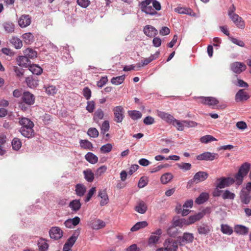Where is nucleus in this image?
Masks as SVG:
<instances>
[{
    "mask_svg": "<svg viewBox=\"0 0 251 251\" xmlns=\"http://www.w3.org/2000/svg\"><path fill=\"white\" fill-rule=\"evenodd\" d=\"M28 87L30 88H36L38 85V80L33 78L32 77H27L25 79Z\"/></svg>",
    "mask_w": 251,
    "mask_h": 251,
    "instance_id": "nucleus-37",
    "label": "nucleus"
},
{
    "mask_svg": "<svg viewBox=\"0 0 251 251\" xmlns=\"http://www.w3.org/2000/svg\"><path fill=\"white\" fill-rule=\"evenodd\" d=\"M24 54L28 58L33 59L37 57V52L33 49L28 48L25 49L24 51Z\"/></svg>",
    "mask_w": 251,
    "mask_h": 251,
    "instance_id": "nucleus-29",
    "label": "nucleus"
},
{
    "mask_svg": "<svg viewBox=\"0 0 251 251\" xmlns=\"http://www.w3.org/2000/svg\"><path fill=\"white\" fill-rule=\"evenodd\" d=\"M11 144L13 149L16 151H18L22 146L21 140L17 137H15L13 139Z\"/></svg>",
    "mask_w": 251,
    "mask_h": 251,
    "instance_id": "nucleus-44",
    "label": "nucleus"
},
{
    "mask_svg": "<svg viewBox=\"0 0 251 251\" xmlns=\"http://www.w3.org/2000/svg\"><path fill=\"white\" fill-rule=\"evenodd\" d=\"M178 167L184 171L190 170L191 169L192 165L189 163H181L177 164Z\"/></svg>",
    "mask_w": 251,
    "mask_h": 251,
    "instance_id": "nucleus-55",
    "label": "nucleus"
},
{
    "mask_svg": "<svg viewBox=\"0 0 251 251\" xmlns=\"http://www.w3.org/2000/svg\"><path fill=\"white\" fill-rule=\"evenodd\" d=\"M112 149V146L111 144L108 143L103 145L100 149V151L102 153H107L110 152Z\"/></svg>",
    "mask_w": 251,
    "mask_h": 251,
    "instance_id": "nucleus-58",
    "label": "nucleus"
},
{
    "mask_svg": "<svg viewBox=\"0 0 251 251\" xmlns=\"http://www.w3.org/2000/svg\"><path fill=\"white\" fill-rule=\"evenodd\" d=\"M148 225L146 221L139 222L135 224L130 229L132 232L136 231L140 229L143 228L147 226Z\"/></svg>",
    "mask_w": 251,
    "mask_h": 251,
    "instance_id": "nucleus-30",
    "label": "nucleus"
},
{
    "mask_svg": "<svg viewBox=\"0 0 251 251\" xmlns=\"http://www.w3.org/2000/svg\"><path fill=\"white\" fill-rule=\"evenodd\" d=\"M35 96L28 91H25L22 96V101L28 106H31L35 103Z\"/></svg>",
    "mask_w": 251,
    "mask_h": 251,
    "instance_id": "nucleus-8",
    "label": "nucleus"
},
{
    "mask_svg": "<svg viewBox=\"0 0 251 251\" xmlns=\"http://www.w3.org/2000/svg\"><path fill=\"white\" fill-rule=\"evenodd\" d=\"M24 42L27 44H31L34 41V36L30 32L25 33L22 36Z\"/></svg>",
    "mask_w": 251,
    "mask_h": 251,
    "instance_id": "nucleus-33",
    "label": "nucleus"
},
{
    "mask_svg": "<svg viewBox=\"0 0 251 251\" xmlns=\"http://www.w3.org/2000/svg\"><path fill=\"white\" fill-rule=\"evenodd\" d=\"M245 176H244L237 172V173L235 174L234 178L236 184L238 186L241 185L243 181V178Z\"/></svg>",
    "mask_w": 251,
    "mask_h": 251,
    "instance_id": "nucleus-52",
    "label": "nucleus"
},
{
    "mask_svg": "<svg viewBox=\"0 0 251 251\" xmlns=\"http://www.w3.org/2000/svg\"><path fill=\"white\" fill-rule=\"evenodd\" d=\"M241 201L244 204H248L250 202L251 197L249 194L246 192L243 193L240 196Z\"/></svg>",
    "mask_w": 251,
    "mask_h": 251,
    "instance_id": "nucleus-49",
    "label": "nucleus"
},
{
    "mask_svg": "<svg viewBox=\"0 0 251 251\" xmlns=\"http://www.w3.org/2000/svg\"><path fill=\"white\" fill-rule=\"evenodd\" d=\"M38 247L41 251H45L48 248V244L44 240H41L38 242Z\"/></svg>",
    "mask_w": 251,
    "mask_h": 251,
    "instance_id": "nucleus-62",
    "label": "nucleus"
},
{
    "mask_svg": "<svg viewBox=\"0 0 251 251\" xmlns=\"http://www.w3.org/2000/svg\"><path fill=\"white\" fill-rule=\"evenodd\" d=\"M44 88L45 89L46 93L49 95H53L57 92V89L53 85H44Z\"/></svg>",
    "mask_w": 251,
    "mask_h": 251,
    "instance_id": "nucleus-38",
    "label": "nucleus"
},
{
    "mask_svg": "<svg viewBox=\"0 0 251 251\" xmlns=\"http://www.w3.org/2000/svg\"><path fill=\"white\" fill-rule=\"evenodd\" d=\"M209 195L206 192L201 193L200 196L196 199L195 202L198 204H202L208 200Z\"/></svg>",
    "mask_w": 251,
    "mask_h": 251,
    "instance_id": "nucleus-25",
    "label": "nucleus"
},
{
    "mask_svg": "<svg viewBox=\"0 0 251 251\" xmlns=\"http://www.w3.org/2000/svg\"><path fill=\"white\" fill-rule=\"evenodd\" d=\"M221 230L223 233L227 234H231L233 232L232 229L226 225H222L221 226Z\"/></svg>",
    "mask_w": 251,
    "mask_h": 251,
    "instance_id": "nucleus-57",
    "label": "nucleus"
},
{
    "mask_svg": "<svg viewBox=\"0 0 251 251\" xmlns=\"http://www.w3.org/2000/svg\"><path fill=\"white\" fill-rule=\"evenodd\" d=\"M99 131L98 130L94 127H91L89 128L87 131V134L93 138H96L99 136Z\"/></svg>",
    "mask_w": 251,
    "mask_h": 251,
    "instance_id": "nucleus-51",
    "label": "nucleus"
},
{
    "mask_svg": "<svg viewBox=\"0 0 251 251\" xmlns=\"http://www.w3.org/2000/svg\"><path fill=\"white\" fill-rule=\"evenodd\" d=\"M83 174L85 179L89 182H92L94 179V174L92 170L88 169L83 171Z\"/></svg>",
    "mask_w": 251,
    "mask_h": 251,
    "instance_id": "nucleus-34",
    "label": "nucleus"
},
{
    "mask_svg": "<svg viewBox=\"0 0 251 251\" xmlns=\"http://www.w3.org/2000/svg\"><path fill=\"white\" fill-rule=\"evenodd\" d=\"M85 158L89 163L94 164L98 162V157L92 152H88L85 155Z\"/></svg>",
    "mask_w": 251,
    "mask_h": 251,
    "instance_id": "nucleus-28",
    "label": "nucleus"
},
{
    "mask_svg": "<svg viewBox=\"0 0 251 251\" xmlns=\"http://www.w3.org/2000/svg\"><path fill=\"white\" fill-rule=\"evenodd\" d=\"M250 167V164L248 162H245L241 166L238 173L245 176L249 173Z\"/></svg>",
    "mask_w": 251,
    "mask_h": 251,
    "instance_id": "nucleus-24",
    "label": "nucleus"
},
{
    "mask_svg": "<svg viewBox=\"0 0 251 251\" xmlns=\"http://www.w3.org/2000/svg\"><path fill=\"white\" fill-rule=\"evenodd\" d=\"M174 126L176 127L177 130L182 131L184 129V125L182 121L181 122L179 121L174 119L173 121L171 123Z\"/></svg>",
    "mask_w": 251,
    "mask_h": 251,
    "instance_id": "nucleus-47",
    "label": "nucleus"
},
{
    "mask_svg": "<svg viewBox=\"0 0 251 251\" xmlns=\"http://www.w3.org/2000/svg\"><path fill=\"white\" fill-rule=\"evenodd\" d=\"M128 113L130 118L134 120L140 119L142 117L141 113L138 111H128Z\"/></svg>",
    "mask_w": 251,
    "mask_h": 251,
    "instance_id": "nucleus-45",
    "label": "nucleus"
},
{
    "mask_svg": "<svg viewBox=\"0 0 251 251\" xmlns=\"http://www.w3.org/2000/svg\"><path fill=\"white\" fill-rule=\"evenodd\" d=\"M114 121L117 123H121L124 118L125 110L122 106H117L113 108Z\"/></svg>",
    "mask_w": 251,
    "mask_h": 251,
    "instance_id": "nucleus-3",
    "label": "nucleus"
},
{
    "mask_svg": "<svg viewBox=\"0 0 251 251\" xmlns=\"http://www.w3.org/2000/svg\"><path fill=\"white\" fill-rule=\"evenodd\" d=\"M3 25L5 30L8 32H12L14 31V25L11 22H5Z\"/></svg>",
    "mask_w": 251,
    "mask_h": 251,
    "instance_id": "nucleus-50",
    "label": "nucleus"
},
{
    "mask_svg": "<svg viewBox=\"0 0 251 251\" xmlns=\"http://www.w3.org/2000/svg\"><path fill=\"white\" fill-rule=\"evenodd\" d=\"M108 81L107 77L106 76H102L100 79L97 82V86L99 87H103Z\"/></svg>",
    "mask_w": 251,
    "mask_h": 251,
    "instance_id": "nucleus-64",
    "label": "nucleus"
},
{
    "mask_svg": "<svg viewBox=\"0 0 251 251\" xmlns=\"http://www.w3.org/2000/svg\"><path fill=\"white\" fill-rule=\"evenodd\" d=\"M148 183V180L147 178L142 176L140 178L139 181L138 182V186L140 188H142L145 187Z\"/></svg>",
    "mask_w": 251,
    "mask_h": 251,
    "instance_id": "nucleus-60",
    "label": "nucleus"
},
{
    "mask_svg": "<svg viewBox=\"0 0 251 251\" xmlns=\"http://www.w3.org/2000/svg\"><path fill=\"white\" fill-rule=\"evenodd\" d=\"M18 23L21 27H26L30 24L31 19L29 15H23L20 18Z\"/></svg>",
    "mask_w": 251,
    "mask_h": 251,
    "instance_id": "nucleus-17",
    "label": "nucleus"
},
{
    "mask_svg": "<svg viewBox=\"0 0 251 251\" xmlns=\"http://www.w3.org/2000/svg\"><path fill=\"white\" fill-rule=\"evenodd\" d=\"M104 117V112L101 109H98L95 112L93 120L97 123H99V121L102 120Z\"/></svg>",
    "mask_w": 251,
    "mask_h": 251,
    "instance_id": "nucleus-31",
    "label": "nucleus"
},
{
    "mask_svg": "<svg viewBox=\"0 0 251 251\" xmlns=\"http://www.w3.org/2000/svg\"><path fill=\"white\" fill-rule=\"evenodd\" d=\"M198 233L201 235H207L212 230V226L204 223L197 226Z\"/></svg>",
    "mask_w": 251,
    "mask_h": 251,
    "instance_id": "nucleus-10",
    "label": "nucleus"
},
{
    "mask_svg": "<svg viewBox=\"0 0 251 251\" xmlns=\"http://www.w3.org/2000/svg\"><path fill=\"white\" fill-rule=\"evenodd\" d=\"M29 69L33 74H35L36 75H40L43 71L42 69L36 65L30 66Z\"/></svg>",
    "mask_w": 251,
    "mask_h": 251,
    "instance_id": "nucleus-46",
    "label": "nucleus"
},
{
    "mask_svg": "<svg viewBox=\"0 0 251 251\" xmlns=\"http://www.w3.org/2000/svg\"><path fill=\"white\" fill-rule=\"evenodd\" d=\"M125 79V75H122L112 78L111 79V82L114 85H118L122 84L124 81Z\"/></svg>",
    "mask_w": 251,
    "mask_h": 251,
    "instance_id": "nucleus-39",
    "label": "nucleus"
},
{
    "mask_svg": "<svg viewBox=\"0 0 251 251\" xmlns=\"http://www.w3.org/2000/svg\"><path fill=\"white\" fill-rule=\"evenodd\" d=\"M217 181L219 182L216 186L219 189H223L232 185L235 182V180L230 177H222L218 178Z\"/></svg>",
    "mask_w": 251,
    "mask_h": 251,
    "instance_id": "nucleus-2",
    "label": "nucleus"
},
{
    "mask_svg": "<svg viewBox=\"0 0 251 251\" xmlns=\"http://www.w3.org/2000/svg\"><path fill=\"white\" fill-rule=\"evenodd\" d=\"M91 226L93 229L98 230L105 227V223L100 219H96L91 221Z\"/></svg>",
    "mask_w": 251,
    "mask_h": 251,
    "instance_id": "nucleus-20",
    "label": "nucleus"
},
{
    "mask_svg": "<svg viewBox=\"0 0 251 251\" xmlns=\"http://www.w3.org/2000/svg\"><path fill=\"white\" fill-rule=\"evenodd\" d=\"M250 98L248 93L244 89H240L235 95V100L237 102L247 100Z\"/></svg>",
    "mask_w": 251,
    "mask_h": 251,
    "instance_id": "nucleus-13",
    "label": "nucleus"
},
{
    "mask_svg": "<svg viewBox=\"0 0 251 251\" xmlns=\"http://www.w3.org/2000/svg\"><path fill=\"white\" fill-rule=\"evenodd\" d=\"M77 3L83 8L87 7L91 3L89 0H77Z\"/></svg>",
    "mask_w": 251,
    "mask_h": 251,
    "instance_id": "nucleus-61",
    "label": "nucleus"
},
{
    "mask_svg": "<svg viewBox=\"0 0 251 251\" xmlns=\"http://www.w3.org/2000/svg\"><path fill=\"white\" fill-rule=\"evenodd\" d=\"M95 108V104L94 101H89L87 102L86 109L89 112H93L94 111Z\"/></svg>",
    "mask_w": 251,
    "mask_h": 251,
    "instance_id": "nucleus-63",
    "label": "nucleus"
},
{
    "mask_svg": "<svg viewBox=\"0 0 251 251\" xmlns=\"http://www.w3.org/2000/svg\"><path fill=\"white\" fill-rule=\"evenodd\" d=\"M144 32L146 35L150 37H153L158 33L157 30L151 25H147L145 26Z\"/></svg>",
    "mask_w": 251,
    "mask_h": 251,
    "instance_id": "nucleus-14",
    "label": "nucleus"
},
{
    "mask_svg": "<svg viewBox=\"0 0 251 251\" xmlns=\"http://www.w3.org/2000/svg\"><path fill=\"white\" fill-rule=\"evenodd\" d=\"M81 206V204L79 200H74L72 201L69 203V207L71 209L75 212L78 211Z\"/></svg>",
    "mask_w": 251,
    "mask_h": 251,
    "instance_id": "nucleus-26",
    "label": "nucleus"
},
{
    "mask_svg": "<svg viewBox=\"0 0 251 251\" xmlns=\"http://www.w3.org/2000/svg\"><path fill=\"white\" fill-rule=\"evenodd\" d=\"M50 235L55 240L60 239L63 236V231L59 227H52L50 230Z\"/></svg>",
    "mask_w": 251,
    "mask_h": 251,
    "instance_id": "nucleus-9",
    "label": "nucleus"
},
{
    "mask_svg": "<svg viewBox=\"0 0 251 251\" xmlns=\"http://www.w3.org/2000/svg\"><path fill=\"white\" fill-rule=\"evenodd\" d=\"M98 196L101 199V200L100 201V205L101 206H104L108 203L109 199L105 190H100L99 192Z\"/></svg>",
    "mask_w": 251,
    "mask_h": 251,
    "instance_id": "nucleus-21",
    "label": "nucleus"
},
{
    "mask_svg": "<svg viewBox=\"0 0 251 251\" xmlns=\"http://www.w3.org/2000/svg\"><path fill=\"white\" fill-rule=\"evenodd\" d=\"M178 232V229L177 228L173 225L172 226H170L168 229H167V233L170 236L175 237L176 236Z\"/></svg>",
    "mask_w": 251,
    "mask_h": 251,
    "instance_id": "nucleus-53",
    "label": "nucleus"
},
{
    "mask_svg": "<svg viewBox=\"0 0 251 251\" xmlns=\"http://www.w3.org/2000/svg\"><path fill=\"white\" fill-rule=\"evenodd\" d=\"M75 191L77 196L79 197H82L84 196L86 190V187L84 185L81 184H77L75 185Z\"/></svg>",
    "mask_w": 251,
    "mask_h": 251,
    "instance_id": "nucleus-27",
    "label": "nucleus"
},
{
    "mask_svg": "<svg viewBox=\"0 0 251 251\" xmlns=\"http://www.w3.org/2000/svg\"><path fill=\"white\" fill-rule=\"evenodd\" d=\"M160 54L159 51H156L154 54L151 55L149 57L145 58L144 60L142 61V65L140 64H137V66L139 67H144L145 66L147 65L152 61L156 59L159 56Z\"/></svg>",
    "mask_w": 251,
    "mask_h": 251,
    "instance_id": "nucleus-19",
    "label": "nucleus"
},
{
    "mask_svg": "<svg viewBox=\"0 0 251 251\" xmlns=\"http://www.w3.org/2000/svg\"><path fill=\"white\" fill-rule=\"evenodd\" d=\"M230 18L238 28L241 29L244 28L245 26V22L238 15H234L233 16L230 17Z\"/></svg>",
    "mask_w": 251,
    "mask_h": 251,
    "instance_id": "nucleus-15",
    "label": "nucleus"
},
{
    "mask_svg": "<svg viewBox=\"0 0 251 251\" xmlns=\"http://www.w3.org/2000/svg\"><path fill=\"white\" fill-rule=\"evenodd\" d=\"M194 238V235L192 233L185 232L183 233L182 236L177 238V241L180 246H183L186 244L192 243Z\"/></svg>",
    "mask_w": 251,
    "mask_h": 251,
    "instance_id": "nucleus-7",
    "label": "nucleus"
},
{
    "mask_svg": "<svg viewBox=\"0 0 251 251\" xmlns=\"http://www.w3.org/2000/svg\"><path fill=\"white\" fill-rule=\"evenodd\" d=\"M217 139L210 135H206L201 137L200 141L203 143H207L210 142L216 141Z\"/></svg>",
    "mask_w": 251,
    "mask_h": 251,
    "instance_id": "nucleus-48",
    "label": "nucleus"
},
{
    "mask_svg": "<svg viewBox=\"0 0 251 251\" xmlns=\"http://www.w3.org/2000/svg\"><path fill=\"white\" fill-rule=\"evenodd\" d=\"M162 233V230L160 228L152 232L149 239V244H156L159 240Z\"/></svg>",
    "mask_w": 251,
    "mask_h": 251,
    "instance_id": "nucleus-12",
    "label": "nucleus"
},
{
    "mask_svg": "<svg viewBox=\"0 0 251 251\" xmlns=\"http://www.w3.org/2000/svg\"><path fill=\"white\" fill-rule=\"evenodd\" d=\"M208 176V174L205 172L200 171L197 173L193 178L194 182L198 183L203 181L207 179Z\"/></svg>",
    "mask_w": 251,
    "mask_h": 251,
    "instance_id": "nucleus-16",
    "label": "nucleus"
},
{
    "mask_svg": "<svg viewBox=\"0 0 251 251\" xmlns=\"http://www.w3.org/2000/svg\"><path fill=\"white\" fill-rule=\"evenodd\" d=\"M18 64L20 66L27 67L30 63L28 58L25 56H20L17 59Z\"/></svg>",
    "mask_w": 251,
    "mask_h": 251,
    "instance_id": "nucleus-23",
    "label": "nucleus"
},
{
    "mask_svg": "<svg viewBox=\"0 0 251 251\" xmlns=\"http://www.w3.org/2000/svg\"><path fill=\"white\" fill-rule=\"evenodd\" d=\"M158 115L162 120L170 124L172 123L174 119L172 115L165 112L158 111Z\"/></svg>",
    "mask_w": 251,
    "mask_h": 251,
    "instance_id": "nucleus-22",
    "label": "nucleus"
},
{
    "mask_svg": "<svg viewBox=\"0 0 251 251\" xmlns=\"http://www.w3.org/2000/svg\"><path fill=\"white\" fill-rule=\"evenodd\" d=\"M175 11L179 14H185L191 16L193 15L192 14L194 13L191 9L185 7H178L175 8Z\"/></svg>",
    "mask_w": 251,
    "mask_h": 251,
    "instance_id": "nucleus-36",
    "label": "nucleus"
},
{
    "mask_svg": "<svg viewBox=\"0 0 251 251\" xmlns=\"http://www.w3.org/2000/svg\"><path fill=\"white\" fill-rule=\"evenodd\" d=\"M186 220L182 218L175 221L173 223V225L176 227L177 226L182 227L184 225H186Z\"/></svg>",
    "mask_w": 251,
    "mask_h": 251,
    "instance_id": "nucleus-54",
    "label": "nucleus"
},
{
    "mask_svg": "<svg viewBox=\"0 0 251 251\" xmlns=\"http://www.w3.org/2000/svg\"><path fill=\"white\" fill-rule=\"evenodd\" d=\"M96 187H92L90 189V190L89 191V192L86 196V197L85 199V201L86 202L89 201L90 200V199H91V198L92 197V196H93V195L96 193Z\"/></svg>",
    "mask_w": 251,
    "mask_h": 251,
    "instance_id": "nucleus-59",
    "label": "nucleus"
},
{
    "mask_svg": "<svg viewBox=\"0 0 251 251\" xmlns=\"http://www.w3.org/2000/svg\"><path fill=\"white\" fill-rule=\"evenodd\" d=\"M19 123L21 126L19 132L25 137L30 138L34 136V123L29 119L25 117L19 118Z\"/></svg>",
    "mask_w": 251,
    "mask_h": 251,
    "instance_id": "nucleus-1",
    "label": "nucleus"
},
{
    "mask_svg": "<svg viewBox=\"0 0 251 251\" xmlns=\"http://www.w3.org/2000/svg\"><path fill=\"white\" fill-rule=\"evenodd\" d=\"M135 210L139 213L144 214L147 210V205L143 201H141L135 207Z\"/></svg>",
    "mask_w": 251,
    "mask_h": 251,
    "instance_id": "nucleus-32",
    "label": "nucleus"
},
{
    "mask_svg": "<svg viewBox=\"0 0 251 251\" xmlns=\"http://www.w3.org/2000/svg\"><path fill=\"white\" fill-rule=\"evenodd\" d=\"M178 241L171 238L167 239L164 242V247L168 251H177Z\"/></svg>",
    "mask_w": 251,
    "mask_h": 251,
    "instance_id": "nucleus-4",
    "label": "nucleus"
},
{
    "mask_svg": "<svg viewBox=\"0 0 251 251\" xmlns=\"http://www.w3.org/2000/svg\"><path fill=\"white\" fill-rule=\"evenodd\" d=\"M79 143L82 148L92 150L93 144L88 140H80Z\"/></svg>",
    "mask_w": 251,
    "mask_h": 251,
    "instance_id": "nucleus-40",
    "label": "nucleus"
},
{
    "mask_svg": "<svg viewBox=\"0 0 251 251\" xmlns=\"http://www.w3.org/2000/svg\"><path fill=\"white\" fill-rule=\"evenodd\" d=\"M218 153L207 151L198 155L196 158L198 160L213 161L214 159H218Z\"/></svg>",
    "mask_w": 251,
    "mask_h": 251,
    "instance_id": "nucleus-6",
    "label": "nucleus"
},
{
    "mask_svg": "<svg viewBox=\"0 0 251 251\" xmlns=\"http://www.w3.org/2000/svg\"><path fill=\"white\" fill-rule=\"evenodd\" d=\"M198 99L201 103L210 106L217 105L219 102L216 98L212 97H200Z\"/></svg>",
    "mask_w": 251,
    "mask_h": 251,
    "instance_id": "nucleus-5",
    "label": "nucleus"
},
{
    "mask_svg": "<svg viewBox=\"0 0 251 251\" xmlns=\"http://www.w3.org/2000/svg\"><path fill=\"white\" fill-rule=\"evenodd\" d=\"M173 177V176L171 173H166L161 176V182L163 184H167L172 179Z\"/></svg>",
    "mask_w": 251,
    "mask_h": 251,
    "instance_id": "nucleus-43",
    "label": "nucleus"
},
{
    "mask_svg": "<svg viewBox=\"0 0 251 251\" xmlns=\"http://www.w3.org/2000/svg\"><path fill=\"white\" fill-rule=\"evenodd\" d=\"M234 231L235 232L239 234L246 235L248 233L249 229L245 226L237 225L234 228Z\"/></svg>",
    "mask_w": 251,
    "mask_h": 251,
    "instance_id": "nucleus-35",
    "label": "nucleus"
},
{
    "mask_svg": "<svg viewBox=\"0 0 251 251\" xmlns=\"http://www.w3.org/2000/svg\"><path fill=\"white\" fill-rule=\"evenodd\" d=\"M10 42L17 49H20L23 46V42L22 40L17 37H13L11 38Z\"/></svg>",
    "mask_w": 251,
    "mask_h": 251,
    "instance_id": "nucleus-41",
    "label": "nucleus"
},
{
    "mask_svg": "<svg viewBox=\"0 0 251 251\" xmlns=\"http://www.w3.org/2000/svg\"><path fill=\"white\" fill-rule=\"evenodd\" d=\"M204 213L203 212H199L194 215L191 216L188 219L186 220V225H191L195 222L201 220L204 216Z\"/></svg>",
    "mask_w": 251,
    "mask_h": 251,
    "instance_id": "nucleus-18",
    "label": "nucleus"
},
{
    "mask_svg": "<svg viewBox=\"0 0 251 251\" xmlns=\"http://www.w3.org/2000/svg\"><path fill=\"white\" fill-rule=\"evenodd\" d=\"M222 197L224 200H233L235 197V195L234 193L231 192L229 190H226L223 192Z\"/></svg>",
    "mask_w": 251,
    "mask_h": 251,
    "instance_id": "nucleus-42",
    "label": "nucleus"
},
{
    "mask_svg": "<svg viewBox=\"0 0 251 251\" xmlns=\"http://www.w3.org/2000/svg\"><path fill=\"white\" fill-rule=\"evenodd\" d=\"M233 72L236 74H240L246 69V66L244 63L236 62L233 63L231 66Z\"/></svg>",
    "mask_w": 251,
    "mask_h": 251,
    "instance_id": "nucleus-11",
    "label": "nucleus"
},
{
    "mask_svg": "<svg viewBox=\"0 0 251 251\" xmlns=\"http://www.w3.org/2000/svg\"><path fill=\"white\" fill-rule=\"evenodd\" d=\"M109 123L108 121H105L103 122L100 127L101 133L104 134L109 129Z\"/></svg>",
    "mask_w": 251,
    "mask_h": 251,
    "instance_id": "nucleus-56",
    "label": "nucleus"
}]
</instances>
